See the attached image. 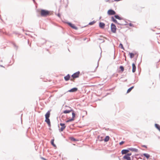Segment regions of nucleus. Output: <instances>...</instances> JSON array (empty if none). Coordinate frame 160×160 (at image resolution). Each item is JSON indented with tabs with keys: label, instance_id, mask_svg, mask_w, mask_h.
<instances>
[{
	"label": "nucleus",
	"instance_id": "9b49d317",
	"mask_svg": "<svg viewBox=\"0 0 160 160\" xmlns=\"http://www.w3.org/2000/svg\"><path fill=\"white\" fill-rule=\"evenodd\" d=\"M78 90V88H72L69 90V92H75Z\"/></svg>",
	"mask_w": 160,
	"mask_h": 160
},
{
	"label": "nucleus",
	"instance_id": "f8f14e48",
	"mask_svg": "<svg viewBox=\"0 0 160 160\" xmlns=\"http://www.w3.org/2000/svg\"><path fill=\"white\" fill-rule=\"evenodd\" d=\"M136 67L135 64L133 63L132 64V72H134L136 71Z\"/></svg>",
	"mask_w": 160,
	"mask_h": 160
},
{
	"label": "nucleus",
	"instance_id": "412c9836",
	"mask_svg": "<svg viewBox=\"0 0 160 160\" xmlns=\"http://www.w3.org/2000/svg\"><path fill=\"white\" fill-rule=\"evenodd\" d=\"M54 139H52L51 140V143L54 147H56V145L54 144Z\"/></svg>",
	"mask_w": 160,
	"mask_h": 160
},
{
	"label": "nucleus",
	"instance_id": "2f4dec72",
	"mask_svg": "<svg viewBox=\"0 0 160 160\" xmlns=\"http://www.w3.org/2000/svg\"><path fill=\"white\" fill-rule=\"evenodd\" d=\"M136 157H134L133 156L132 157V160H135L134 158H135Z\"/></svg>",
	"mask_w": 160,
	"mask_h": 160
},
{
	"label": "nucleus",
	"instance_id": "423d86ee",
	"mask_svg": "<svg viewBox=\"0 0 160 160\" xmlns=\"http://www.w3.org/2000/svg\"><path fill=\"white\" fill-rule=\"evenodd\" d=\"M75 113L74 112H73L72 113V118L69 119L68 120H67L66 121V122H70L74 121V118L75 117Z\"/></svg>",
	"mask_w": 160,
	"mask_h": 160
},
{
	"label": "nucleus",
	"instance_id": "a878e982",
	"mask_svg": "<svg viewBox=\"0 0 160 160\" xmlns=\"http://www.w3.org/2000/svg\"><path fill=\"white\" fill-rule=\"evenodd\" d=\"M95 22V21H93L92 22H90L89 23V25H93L94 24Z\"/></svg>",
	"mask_w": 160,
	"mask_h": 160
},
{
	"label": "nucleus",
	"instance_id": "bb28decb",
	"mask_svg": "<svg viewBox=\"0 0 160 160\" xmlns=\"http://www.w3.org/2000/svg\"><path fill=\"white\" fill-rule=\"evenodd\" d=\"M70 138V139L71 140H72V141H77L75 138H74L73 137H71Z\"/></svg>",
	"mask_w": 160,
	"mask_h": 160
},
{
	"label": "nucleus",
	"instance_id": "0eeeda50",
	"mask_svg": "<svg viewBox=\"0 0 160 160\" xmlns=\"http://www.w3.org/2000/svg\"><path fill=\"white\" fill-rule=\"evenodd\" d=\"M60 125L62 127L60 129V131L62 132L66 128V126L64 123H60Z\"/></svg>",
	"mask_w": 160,
	"mask_h": 160
},
{
	"label": "nucleus",
	"instance_id": "39448f33",
	"mask_svg": "<svg viewBox=\"0 0 160 160\" xmlns=\"http://www.w3.org/2000/svg\"><path fill=\"white\" fill-rule=\"evenodd\" d=\"M107 13L108 15H114L116 14V12L114 10L112 9L108 10Z\"/></svg>",
	"mask_w": 160,
	"mask_h": 160
},
{
	"label": "nucleus",
	"instance_id": "b1692460",
	"mask_svg": "<svg viewBox=\"0 0 160 160\" xmlns=\"http://www.w3.org/2000/svg\"><path fill=\"white\" fill-rule=\"evenodd\" d=\"M120 69L121 70V72H122L124 70V68L122 66H120L119 67Z\"/></svg>",
	"mask_w": 160,
	"mask_h": 160
},
{
	"label": "nucleus",
	"instance_id": "4be33fe9",
	"mask_svg": "<svg viewBox=\"0 0 160 160\" xmlns=\"http://www.w3.org/2000/svg\"><path fill=\"white\" fill-rule=\"evenodd\" d=\"M133 88L134 86H132L129 88L127 90V93H129Z\"/></svg>",
	"mask_w": 160,
	"mask_h": 160
},
{
	"label": "nucleus",
	"instance_id": "f3484780",
	"mask_svg": "<svg viewBox=\"0 0 160 160\" xmlns=\"http://www.w3.org/2000/svg\"><path fill=\"white\" fill-rule=\"evenodd\" d=\"M144 156L147 159H148L150 157V155L147 153H144L143 154Z\"/></svg>",
	"mask_w": 160,
	"mask_h": 160
},
{
	"label": "nucleus",
	"instance_id": "c85d7f7f",
	"mask_svg": "<svg viewBox=\"0 0 160 160\" xmlns=\"http://www.w3.org/2000/svg\"><path fill=\"white\" fill-rule=\"evenodd\" d=\"M124 143V141H122L121 142L119 143V144L120 145H122V144H123Z\"/></svg>",
	"mask_w": 160,
	"mask_h": 160
},
{
	"label": "nucleus",
	"instance_id": "7ed1b4c3",
	"mask_svg": "<svg viewBox=\"0 0 160 160\" xmlns=\"http://www.w3.org/2000/svg\"><path fill=\"white\" fill-rule=\"evenodd\" d=\"M80 72H77L72 75V78L70 79V80L73 82L74 81L75 79L78 78L80 75Z\"/></svg>",
	"mask_w": 160,
	"mask_h": 160
},
{
	"label": "nucleus",
	"instance_id": "393cba45",
	"mask_svg": "<svg viewBox=\"0 0 160 160\" xmlns=\"http://www.w3.org/2000/svg\"><path fill=\"white\" fill-rule=\"evenodd\" d=\"M114 17L115 18H116V19H118L119 20H121V18H120V17H119L118 15H115L114 16Z\"/></svg>",
	"mask_w": 160,
	"mask_h": 160
},
{
	"label": "nucleus",
	"instance_id": "9d476101",
	"mask_svg": "<svg viewBox=\"0 0 160 160\" xmlns=\"http://www.w3.org/2000/svg\"><path fill=\"white\" fill-rule=\"evenodd\" d=\"M105 26V24L103 22H100L99 24V27L102 28H104Z\"/></svg>",
	"mask_w": 160,
	"mask_h": 160
},
{
	"label": "nucleus",
	"instance_id": "dca6fc26",
	"mask_svg": "<svg viewBox=\"0 0 160 160\" xmlns=\"http://www.w3.org/2000/svg\"><path fill=\"white\" fill-rule=\"evenodd\" d=\"M72 110H66L64 111H63V113H69L70 112H71V111H72Z\"/></svg>",
	"mask_w": 160,
	"mask_h": 160
},
{
	"label": "nucleus",
	"instance_id": "aec40b11",
	"mask_svg": "<svg viewBox=\"0 0 160 160\" xmlns=\"http://www.w3.org/2000/svg\"><path fill=\"white\" fill-rule=\"evenodd\" d=\"M109 137L108 136H107L104 139V141L105 142H108L109 141Z\"/></svg>",
	"mask_w": 160,
	"mask_h": 160
},
{
	"label": "nucleus",
	"instance_id": "2eb2a0df",
	"mask_svg": "<svg viewBox=\"0 0 160 160\" xmlns=\"http://www.w3.org/2000/svg\"><path fill=\"white\" fill-rule=\"evenodd\" d=\"M129 151H132L134 152H138V149L136 148H129Z\"/></svg>",
	"mask_w": 160,
	"mask_h": 160
},
{
	"label": "nucleus",
	"instance_id": "ddd939ff",
	"mask_svg": "<svg viewBox=\"0 0 160 160\" xmlns=\"http://www.w3.org/2000/svg\"><path fill=\"white\" fill-rule=\"evenodd\" d=\"M123 159H126L127 160H131V158L129 156L126 155L124 156L123 157Z\"/></svg>",
	"mask_w": 160,
	"mask_h": 160
},
{
	"label": "nucleus",
	"instance_id": "c756f323",
	"mask_svg": "<svg viewBox=\"0 0 160 160\" xmlns=\"http://www.w3.org/2000/svg\"><path fill=\"white\" fill-rule=\"evenodd\" d=\"M132 155V153H128L126 154L128 156H131Z\"/></svg>",
	"mask_w": 160,
	"mask_h": 160
},
{
	"label": "nucleus",
	"instance_id": "20e7f679",
	"mask_svg": "<svg viewBox=\"0 0 160 160\" xmlns=\"http://www.w3.org/2000/svg\"><path fill=\"white\" fill-rule=\"evenodd\" d=\"M111 30L113 33L116 32V26L113 24L112 23L111 25Z\"/></svg>",
	"mask_w": 160,
	"mask_h": 160
},
{
	"label": "nucleus",
	"instance_id": "f257e3e1",
	"mask_svg": "<svg viewBox=\"0 0 160 160\" xmlns=\"http://www.w3.org/2000/svg\"><path fill=\"white\" fill-rule=\"evenodd\" d=\"M50 114V111H48L45 115V122H46L49 127L51 126V122L49 118Z\"/></svg>",
	"mask_w": 160,
	"mask_h": 160
},
{
	"label": "nucleus",
	"instance_id": "cd10ccee",
	"mask_svg": "<svg viewBox=\"0 0 160 160\" xmlns=\"http://www.w3.org/2000/svg\"><path fill=\"white\" fill-rule=\"evenodd\" d=\"M119 46L121 48H122V49H124L123 48V45L122 44H120V45H119Z\"/></svg>",
	"mask_w": 160,
	"mask_h": 160
},
{
	"label": "nucleus",
	"instance_id": "5701e85b",
	"mask_svg": "<svg viewBox=\"0 0 160 160\" xmlns=\"http://www.w3.org/2000/svg\"><path fill=\"white\" fill-rule=\"evenodd\" d=\"M112 20L115 23H117V21L113 17H112L111 18Z\"/></svg>",
	"mask_w": 160,
	"mask_h": 160
},
{
	"label": "nucleus",
	"instance_id": "4468645a",
	"mask_svg": "<svg viewBox=\"0 0 160 160\" xmlns=\"http://www.w3.org/2000/svg\"><path fill=\"white\" fill-rule=\"evenodd\" d=\"M64 78L66 81L69 80L70 79V76L69 74H68L66 76L64 77Z\"/></svg>",
	"mask_w": 160,
	"mask_h": 160
},
{
	"label": "nucleus",
	"instance_id": "473e14b6",
	"mask_svg": "<svg viewBox=\"0 0 160 160\" xmlns=\"http://www.w3.org/2000/svg\"><path fill=\"white\" fill-rule=\"evenodd\" d=\"M129 25L130 26H133V25H132V23H130L129 24Z\"/></svg>",
	"mask_w": 160,
	"mask_h": 160
},
{
	"label": "nucleus",
	"instance_id": "f03ea898",
	"mask_svg": "<svg viewBox=\"0 0 160 160\" xmlns=\"http://www.w3.org/2000/svg\"><path fill=\"white\" fill-rule=\"evenodd\" d=\"M50 12L49 11L42 9L41 11V15L42 16L46 17L50 14Z\"/></svg>",
	"mask_w": 160,
	"mask_h": 160
},
{
	"label": "nucleus",
	"instance_id": "6ab92c4d",
	"mask_svg": "<svg viewBox=\"0 0 160 160\" xmlns=\"http://www.w3.org/2000/svg\"><path fill=\"white\" fill-rule=\"evenodd\" d=\"M129 54L131 58H133L135 55V54L132 53H129Z\"/></svg>",
	"mask_w": 160,
	"mask_h": 160
},
{
	"label": "nucleus",
	"instance_id": "a211bd4d",
	"mask_svg": "<svg viewBox=\"0 0 160 160\" xmlns=\"http://www.w3.org/2000/svg\"><path fill=\"white\" fill-rule=\"evenodd\" d=\"M155 126L156 128H157L160 132V126L159 125L157 124H155Z\"/></svg>",
	"mask_w": 160,
	"mask_h": 160
},
{
	"label": "nucleus",
	"instance_id": "7c9ffc66",
	"mask_svg": "<svg viewBox=\"0 0 160 160\" xmlns=\"http://www.w3.org/2000/svg\"><path fill=\"white\" fill-rule=\"evenodd\" d=\"M142 147H144V148H147V146H146V145H142Z\"/></svg>",
	"mask_w": 160,
	"mask_h": 160
},
{
	"label": "nucleus",
	"instance_id": "1a4fd4ad",
	"mask_svg": "<svg viewBox=\"0 0 160 160\" xmlns=\"http://www.w3.org/2000/svg\"><path fill=\"white\" fill-rule=\"evenodd\" d=\"M68 24L72 28L75 30H77L78 29V28L76 27L74 24L71 23H69Z\"/></svg>",
	"mask_w": 160,
	"mask_h": 160
},
{
	"label": "nucleus",
	"instance_id": "6e6552de",
	"mask_svg": "<svg viewBox=\"0 0 160 160\" xmlns=\"http://www.w3.org/2000/svg\"><path fill=\"white\" fill-rule=\"evenodd\" d=\"M129 152V150L123 149L121 151V153L122 154H124L128 153Z\"/></svg>",
	"mask_w": 160,
	"mask_h": 160
}]
</instances>
